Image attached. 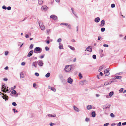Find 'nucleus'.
<instances>
[{"mask_svg":"<svg viewBox=\"0 0 126 126\" xmlns=\"http://www.w3.org/2000/svg\"><path fill=\"white\" fill-rule=\"evenodd\" d=\"M100 18L99 17H97L94 19V21L96 23H98L100 21Z\"/></svg>","mask_w":126,"mask_h":126,"instance_id":"nucleus-15","label":"nucleus"},{"mask_svg":"<svg viewBox=\"0 0 126 126\" xmlns=\"http://www.w3.org/2000/svg\"><path fill=\"white\" fill-rule=\"evenodd\" d=\"M100 75L101 76H102L103 75V74L102 72H100Z\"/></svg>","mask_w":126,"mask_h":126,"instance_id":"nucleus-60","label":"nucleus"},{"mask_svg":"<svg viewBox=\"0 0 126 126\" xmlns=\"http://www.w3.org/2000/svg\"><path fill=\"white\" fill-rule=\"evenodd\" d=\"M50 75V74L49 73H48L45 75V77L46 78H48L49 77Z\"/></svg>","mask_w":126,"mask_h":126,"instance_id":"nucleus-26","label":"nucleus"},{"mask_svg":"<svg viewBox=\"0 0 126 126\" xmlns=\"http://www.w3.org/2000/svg\"><path fill=\"white\" fill-rule=\"evenodd\" d=\"M78 76L80 79H82L83 77L81 73H79Z\"/></svg>","mask_w":126,"mask_h":126,"instance_id":"nucleus-30","label":"nucleus"},{"mask_svg":"<svg viewBox=\"0 0 126 126\" xmlns=\"http://www.w3.org/2000/svg\"><path fill=\"white\" fill-rule=\"evenodd\" d=\"M50 18H52L54 20H55L57 19V17L55 15H53L50 16Z\"/></svg>","mask_w":126,"mask_h":126,"instance_id":"nucleus-5","label":"nucleus"},{"mask_svg":"<svg viewBox=\"0 0 126 126\" xmlns=\"http://www.w3.org/2000/svg\"><path fill=\"white\" fill-rule=\"evenodd\" d=\"M123 88H121L119 90V92L120 93L122 92L123 90Z\"/></svg>","mask_w":126,"mask_h":126,"instance_id":"nucleus-43","label":"nucleus"},{"mask_svg":"<svg viewBox=\"0 0 126 126\" xmlns=\"http://www.w3.org/2000/svg\"><path fill=\"white\" fill-rule=\"evenodd\" d=\"M121 122H119L117 124V126H121Z\"/></svg>","mask_w":126,"mask_h":126,"instance_id":"nucleus-52","label":"nucleus"},{"mask_svg":"<svg viewBox=\"0 0 126 126\" xmlns=\"http://www.w3.org/2000/svg\"><path fill=\"white\" fill-rule=\"evenodd\" d=\"M59 49H63V45L61 43H59Z\"/></svg>","mask_w":126,"mask_h":126,"instance_id":"nucleus-8","label":"nucleus"},{"mask_svg":"<svg viewBox=\"0 0 126 126\" xmlns=\"http://www.w3.org/2000/svg\"><path fill=\"white\" fill-rule=\"evenodd\" d=\"M71 10H72L73 14L74 15V16L76 18H78V16L76 14V13L74 11L73 8H71Z\"/></svg>","mask_w":126,"mask_h":126,"instance_id":"nucleus-10","label":"nucleus"},{"mask_svg":"<svg viewBox=\"0 0 126 126\" xmlns=\"http://www.w3.org/2000/svg\"><path fill=\"white\" fill-rule=\"evenodd\" d=\"M115 5L114 4H112L111 5V7L112 8H113L115 7Z\"/></svg>","mask_w":126,"mask_h":126,"instance_id":"nucleus-40","label":"nucleus"},{"mask_svg":"<svg viewBox=\"0 0 126 126\" xmlns=\"http://www.w3.org/2000/svg\"><path fill=\"white\" fill-rule=\"evenodd\" d=\"M110 84H111V83L109 81V82L108 83H105L104 84V86L105 85H109Z\"/></svg>","mask_w":126,"mask_h":126,"instance_id":"nucleus-34","label":"nucleus"},{"mask_svg":"<svg viewBox=\"0 0 126 126\" xmlns=\"http://www.w3.org/2000/svg\"><path fill=\"white\" fill-rule=\"evenodd\" d=\"M109 72V69L108 68L106 69L104 71V73H105V74Z\"/></svg>","mask_w":126,"mask_h":126,"instance_id":"nucleus-27","label":"nucleus"},{"mask_svg":"<svg viewBox=\"0 0 126 126\" xmlns=\"http://www.w3.org/2000/svg\"><path fill=\"white\" fill-rule=\"evenodd\" d=\"M48 8V7L45 5L41 7V9L42 10L44 11H47Z\"/></svg>","mask_w":126,"mask_h":126,"instance_id":"nucleus-4","label":"nucleus"},{"mask_svg":"<svg viewBox=\"0 0 126 126\" xmlns=\"http://www.w3.org/2000/svg\"><path fill=\"white\" fill-rule=\"evenodd\" d=\"M103 65H102V66H101L100 67L99 69L98 70L99 72H100L102 71L103 67Z\"/></svg>","mask_w":126,"mask_h":126,"instance_id":"nucleus-31","label":"nucleus"},{"mask_svg":"<svg viewBox=\"0 0 126 126\" xmlns=\"http://www.w3.org/2000/svg\"><path fill=\"white\" fill-rule=\"evenodd\" d=\"M44 55H45L44 54H43V55L40 56V58L41 59L43 58L44 57Z\"/></svg>","mask_w":126,"mask_h":126,"instance_id":"nucleus-54","label":"nucleus"},{"mask_svg":"<svg viewBox=\"0 0 126 126\" xmlns=\"http://www.w3.org/2000/svg\"><path fill=\"white\" fill-rule=\"evenodd\" d=\"M44 64L42 60H40V66H42Z\"/></svg>","mask_w":126,"mask_h":126,"instance_id":"nucleus-29","label":"nucleus"},{"mask_svg":"<svg viewBox=\"0 0 126 126\" xmlns=\"http://www.w3.org/2000/svg\"><path fill=\"white\" fill-rule=\"evenodd\" d=\"M33 46H34L33 44H31L30 45V46L29 47V49H32L33 48Z\"/></svg>","mask_w":126,"mask_h":126,"instance_id":"nucleus-35","label":"nucleus"},{"mask_svg":"<svg viewBox=\"0 0 126 126\" xmlns=\"http://www.w3.org/2000/svg\"><path fill=\"white\" fill-rule=\"evenodd\" d=\"M2 8L3 9L6 10L7 9V7L5 5H3L2 6Z\"/></svg>","mask_w":126,"mask_h":126,"instance_id":"nucleus-48","label":"nucleus"},{"mask_svg":"<svg viewBox=\"0 0 126 126\" xmlns=\"http://www.w3.org/2000/svg\"><path fill=\"white\" fill-rule=\"evenodd\" d=\"M85 82V80H84V81H81V82H80V84H82V85H84V82Z\"/></svg>","mask_w":126,"mask_h":126,"instance_id":"nucleus-45","label":"nucleus"},{"mask_svg":"<svg viewBox=\"0 0 126 126\" xmlns=\"http://www.w3.org/2000/svg\"><path fill=\"white\" fill-rule=\"evenodd\" d=\"M20 77L22 78H23L24 77V76L23 73L22 72H21L20 74Z\"/></svg>","mask_w":126,"mask_h":126,"instance_id":"nucleus-21","label":"nucleus"},{"mask_svg":"<svg viewBox=\"0 0 126 126\" xmlns=\"http://www.w3.org/2000/svg\"><path fill=\"white\" fill-rule=\"evenodd\" d=\"M105 24V20H103L101 21V24L100 26L101 27H103L104 25Z\"/></svg>","mask_w":126,"mask_h":126,"instance_id":"nucleus-14","label":"nucleus"},{"mask_svg":"<svg viewBox=\"0 0 126 126\" xmlns=\"http://www.w3.org/2000/svg\"><path fill=\"white\" fill-rule=\"evenodd\" d=\"M47 116L49 117H55L56 116V115L55 114L53 115L52 114H48L47 115Z\"/></svg>","mask_w":126,"mask_h":126,"instance_id":"nucleus-20","label":"nucleus"},{"mask_svg":"<svg viewBox=\"0 0 126 126\" xmlns=\"http://www.w3.org/2000/svg\"><path fill=\"white\" fill-rule=\"evenodd\" d=\"M105 28L102 27L101 28V30L102 32H103L105 31Z\"/></svg>","mask_w":126,"mask_h":126,"instance_id":"nucleus-38","label":"nucleus"},{"mask_svg":"<svg viewBox=\"0 0 126 126\" xmlns=\"http://www.w3.org/2000/svg\"><path fill=\"white\" fill-rule=\"evenodd\" d=\"M68 47L72 50H75V48L74 47L70 46L68 45Z\"/></svg>","mask_w":126,"mask_h":126,"instance_id":"nucleus-22","label":"nucleus"},{"mask_svg":"<svg viewBox=\"0 0 126 126\" xmlns=\"http://www.w3.org/2000/svg\"><path fill=\"white\" fill-rule=\"evenodd\" d=\"M8 51H6L5 52V55L7 56L8 54Z\"/></svg>","mask_w":126,"mask_h":126,"instance_id":"nucleus-51","label":"nucleus"},{"mask_svg":"<svg viewBox=\"0 0 126 126\" xmlns=\"http://www.w3.org/2000/svg\"><path fill=\"white\" fill-rule=\"evenodd\" d=\"M110 116L111 117H114L115 116L114 115V114L112 113H111L110 114Z\"/></svg>","mask_w":126,"mask_h":126,"instance_id":"nucleus-42","label":"nucleus"},{"mask_svg":"<svg viewBox=\"0 0 126 126\" xmlns=\"http://www.w3.org/2000/svg\"><path fill=\"white\" fill-rule=\"evenodd\" d=\"M114 94V92L113 91H112L110 92L109 93V96L110 97H111Z\"/></svg>","mask_w":126,"mask_h":126,"instance_id":"nucleus-19","label":"nucleus"},{"mask_svg":"<svg viewBox=\"0 0 126 126\" xmlns=\"http://www.w3.org/2000/svg\"><path fill=\"white\" fill-rule=\"evenodd\" d=\"M111 106L110 104H107L106 105L104 106L103 109H107L109 108Z\"/></svg>","mask_w":126,"mask_h":126,"instance_id":"nucleus-11","label":"nucleus"},{"mask_svg":"<svg viewBox=\"0 0 126 126\" xmlns=\"http://www.w3.org/2000/svg\"><path fill=\"white\" fill-rule=\"evenodd\" d=\"M51 29H47L46 30V31L47 32V35H48L49 34V32L50 31V30Z\"/></svg>","mask_w":126,"mask_h":126,"instance_id":"nucleus-32","label":"nucleus"},{"mask_svg":"<svg viewBox=\"0 0 126 126\" xmlns=\"http://www.w3.org/2000/svg\"><path fill=\"white\" fill-rule=\"evenodd\" d=\"M86 50L87 51H88L90 52H91L92 51V50L91 48L90 47V46H89L86 48Z\"/></svg>","mask_w":126,"mask_h":126,"instance_id":"nucleus-17","label":"nucleus"},{"mask_svg":"<svg viewBox=\"0 0 126 126\" xmlns=\"http://www.w3.org/2000/svg\"><path fill=\"white\" fill-rule=\"evenodd\" d=\"M50 89L51 90L54 92H55L56 91V89L54 87H51Z\"/></svg>","mask_w":126,"mask_h":126,"instance_id":"nucleus-33","label":"nucleus"},{"mask_svg":"<svg viewBox=\"0 0 126 126\" xmlns=\"http://www.w3.org/2000/svg\"><path fill=\"white\" fill-rule=\"evenodd\" d=\"M33 86L35 88H37L36 85L35 83H34L33 84Z\"/></svg>","mask_w":126,"mask_h":126,"instance_id":"nucleus-47","label":"nucleus"},{"mask_svg":"<svg viewBox=\"0 0 126 126\" xmlns=\"http://www.w3.org/2000/svg\"><path fill=\"white\" fill-rule=\"evenodd\" d=\"M92 58L94 59H96V55L95 54L93 55L92 56Z\"/></svg>","mask_w":126,"mask_h":126,"instance_id":"nucleus-36","label":"nucleus"},{"mask_svg":"<svg viewBox=\"0 0 126 126\" xmlns=\"http://www.w3.org/2000/svg\"><path fill=\"white\" fill-rule=\"evenodd\" d=\"M73 108L74 110L77 112H79V109L77 108L76 106H73Z\"/></svg>","mask_w":126,"mask_h":126,"instance_id":"nucleus-16","label":"nucleus"},{"mask_svg":"<svg viewBox=\"0 0 126 126\" xmlns=\"http://www.w3.org/2000/svg\"><path fill=\"white\" fill-rule=\"evenodd\" d=\"M62 39L61 38H59L57 40V42H60L61 41Z\"/></svg>","mask_w":126,"mask_h":126,"instance_id":"nucleus-49","label":"nucleus"},{"mask_svg":"<svg viewBox=\"0 0 126 126\" xmlns=\"http://www.w3.org/2000/svg\"><path fill=\"white\" fill-rule=\"evenodd\" d=\"M92 107L91 105H88L87 107V108L88 110H90L92 108Z\"/></svg>","mask_w":126,"mask_h":126,"instance_id":"nucleus-24","label":"nucleus"},{"mask_svg":"<svg viewBox=\"0 0 126 126\" xmlns=\"http://www.w3.org/2000/svg\"><path fill=\"white\" fill-rule=\"evenodd\" d=\"M56 124L55 123H51L50 124V126H52L53 125H55Z\"/></svg>","mask_w":126,"mask_h":126,"instance_id":"nucleus-50","label":"nucleus"},{"mask_svg":"<svg viewBox=\"0 0 126 126\" xmlns=\"http://www.w3.org/2000/svg\"><path fill=\"white\" fill-rule=\"evenodd\" d=\"M33 53V50H31L28 53L27 56L28 57H29L31 56H32V54Z\"/></svg>","mask_w":126,"mask_h":126,"instance_id":"nucleus-9","label":"nucleus"},{"mask_svg":"<svg viewBox=\"0 0 126 126\" xmlns=\"http://www.w3.org/2000/svg\"><path fill=\"white\" fill-rule=\"evenodd\" d=\"M71 65H67L65 67L64 70L66 72H69L71 70Z\"/></svg>","mask_w":126,"mask_h":126,"instance_id":"nucleus-1","label":"nucleus"},{"mask_svg":"<svg viewBox=\"0 0 126 126\" xmlns=\"http://www.w3.org/2000/svg\"><path fill=\"white\" fill-rule=\"evenodd\" d=\"M12 105L15 106H16L17 105V104L15 102H13L12 103Z\"/></svg>","mask_w":126,"mask_h":126,"instance_id":"nucleus-41","label":"nucleus"},{"mask_svg":"<svg viewBox=\"0 0 126 126\" xmlns=\"http://www.w3.org/2000/svg\"><path fill=\"white\" fill-rule=\"evenodd\" d=\"M45 42H46V43L47 44H49L50 42V41L49 40H48L47 41V40H46L45 41Z\"/></svg>","mask_w":126,"mask_h":126,"instance_id":"nucleus-39","label":"nucleus"},{"mask_svg":"<svg viewBox=\"0 0 126 126\" xmlns=\"http://www.w3.org/2000/svg\"><path fill=\"white\" fill-rule=\"evenodd\" d=\"M122 77L121 76H115L114 77V78L115 79H121Z\"/></svg>","mask_w":126,"mask_h":126,"instance_id":"nucleus-23","label":"nucleus"},{"mask_svg":"<svg viewBox=\"0 0 126 126\" xmlns=\"http://www.w3.org/2000/svg\"><path fill=\"white\" fill-rule=\"evenodd\" d=\"M7 80H8L6 78H4L3 79V80L4 81H7Z\"/></svg>","mask_w":126,"mask_h":126,"instance_id":"nucleus-59","label":"nucleus"},{"mask_svg":"<svg viewBox=\"0 0 126 126\" xmlns=\"http://www.w3.org/2000/svg\"><path fill=\"white\" fill-rule=\"evenodd\" d=\"M92 117H94L96 116V113L95 111H93L91 113Z\"/></svg>","mask_w":126,"mask_h":126,"instance_id":"nucleus-13","label":"nucleus"},{"mask_svg":"<svg viewBox=\"0 0 126 126\" xmlns=\"http://www.w3.org/2000/svg\"><path fill=\"white\" fill-rule=\"evenodd\" d=\"M101 37L100 36H99L98 37V40H100V39H101Z\"/></svg>","mask_w":126,"mask_h":126,"instance_id":"nucleus-62","label":"nucleus"},{"mask_svg":"<svg viewBox=\"0 0 126 126\" xmlns=\"http://www.w3.org/2000/svg\"><path fill=\"white\" fill-rule=\"evenodd\" d=\"M105 74V76H108L109 75L110 73H109V72Z\"/></svg>","mask_w":126,"mask_h":126,"instance_id":"nucleus-58","label":"nucleus"},{"mask_svg":"<svg viewBox=\"0 0 126 126\" xmlns=\"http://www.w3.org/2000/svg\"><path fill=\"white\" fill-rule=\"evenodd\" d=\"M25 63L24 62H22L21 63V65H22L24 66L25 65Z\"/></svg>","mask_w":126,"mask_h":126,"instance_id":"nucleus-53","label":"nucleus"},{"mask_svg":"<svg viewBox=\"0 0 126 126\" xmlns=\"http://www.w3.org/2000/svg\"><path fill=\"white\" fill-rule=\"evenodd\" d=\"M11 93L13 94H16V91L15 90H12L11 91Z\"/></svg>","mask_w":126,"mask_h":126,"instance_id":"nucleus-28","label":"nucleus"},{"mask_svg":"<svg viewBox=\"0 0 126 126\" xmlns=\"http://www.w3.org/2000/svg\"><path fill=\"white\" fill-rule=\"evenodd\" d=\"M122 125L123 126L126 125V122H124L123 123H122Z\"/></svg>","mask_w":126,"mask_h":126,"instance_id":"nucleus-57","label":"nucleus"},{"mask_svg":"<svg viewBox=\"0 0 126 126\" xmlns=\"http://www.w3.org/2000/svg\"><path fill=\"white\" fill-rule=\"evenodd\" d=\"M8 10H10L11 9V8L10 6H8L7 8Z\"/></svg>","mask_w":126,"mask_h":126,"instance_id":"nucleus-55","label":"nucleus"},{"mask_svg":"<svg viewBox=\"0 0 126 126\" xmlns=\"http://www.w3.org/2000/svg\"><path fill=\"white\" fill-rule=\"evenodd\" d=\"M25 37L26 38H28L29 37V35L28 34H26Z\"/></svg>","mask_w":126,"mask_h":126,"instance_id":"nucleus-63","label":"nucleus"},{"mask_svg":"<svg viewBox=\"0 0 126 126\" xmlns=\"http://www.w3.org/2000/svg\"><path fill=\"white\" fill-rule=\"evenodd\" d=\"M71 41L72 42H75L76 41L74 39H73Z\"/></svg>","mask_w":126,"mask_h":126,"instance_id":"nucleus-61","label":"nucleus"},{"mask_svg":"<svg viewBox=\"0 0 126 126\" xmlns=\"http://www.w3.org/2000/svg\"><path fill=\"white\" fill-rule=\"evenodd\" d=\"M35 75L36 76H38L39 75V74L37 73H35Z\"/></svg>","mask_w":126,"mask_h":126,"instance_id":"nucleus-56","label":"nucleus"},{"mask_svg":"<svg viewBox=\"0 0 126 126\" xmlns=\"http://www.w3.org/2000/svg\"><path fill=\"white\" fill-rule=\"evenodd\" d=\"M3 95V96L2 97V98H3V99H5V100H7V98L8 97L7 96H6V95L5 94H3L2 93L1 94Z\"/></svg>","mask_w":126,"mask_h":126,"instance_id":"nucleus-7","label":"nucleus"},{"mask_svg":"<svg viewBox=\"0 0 126 126\" xmlns=\"http://www.w3.org/2000/svg\"><path fill=\"white\" fill-rule=\"evenodd\" d=\"M60 25H63L67 26L69 29H71V27L69 24L66 23H63L60 24Z\"/></svg>","mask_w":126,"mask_h":126,"instance_id":"nucleus-2","label":"nucleus"},{"mask_svg":"<svg viewBox=\"0 0 126 126\" xmlns=\"http://www.w3.org/2000/svg\"><path fill=\"white\" fill-rule=\"evenodd\" d=\"M103 46L105 47H108L109 46V45L108 44H104L103 45Z\"/></svg>","mask_w":126,"mask_h":126,"instance_id":"nucleus-44","label":"nucleus"},{"mask_svg":"<svg viewBox=\"0 0 126 126\" xmlns=\"http://www.w3.org/2000/svg\"><path fill=\"white\" fill-rule=\"evenodd\" d=\"M45 49L46 51H48L49 50V48L47 46H46L45 47Z\"/></svg>","mask_w":126,"mask_h":126,"instance_id":"nucleus-37","label":"nucleus"},{"mask_svg":"<svg viewBox=\"0 0 126 126\" xmlns=\"http://www.w3.org/2000/svg\"><path fill=\"white\" fill-rule=\"evenodd\" d=\"M8 66H6L4 68V69L5 70H8Z\"/></svg>","mask_w":126,"mask_h":126,"instance_id":"nucleus-64","label":"nucleus"},{"mask_svg":"<svg viewBox=\"0 0 126 126\" xmlns=\"http://www.w3.org/2000/svg\"><path fill=\"white\" fill-rule=\"evenodd\" d=\"M89 120V119L87 117L85 119V121L87 122H88Z\"/></svg>","mask_w":126,"mask_h":126,"instance_id":"nucleus-46","label":"nucleus"},{"mask_svg":"<svg viewBox=\"0 0 126 126\" xmlns=\"http://www.w3.org/2000/svg\"><path fill=\"white\" fill-rule=\"evenodd\" d=\"M6 89V88L4 87V85H2V91L3 92L5 93L6 92V91L5 90Z\"/></svg>","mask_w":126,"mask_h":126,"instance_id":"nucleus-12","label":"nucleus"},{"mask_svg":"<svg viewBox=\"0 0 126 126\" xmlns=\"http://www.w3.org/2000/svg\"><path fill=\"white\" fill-rule=\"evenodd\" d=\"M39 51V47H36L34 50V52L36 53H37V52Z\"/></svg>","mask_w":126,"mask_h":126,"instance_id":"nucleus-18","label":"nucleus"},{"mask_svg":"<svg viewBox=\"0 0 126 126\" xmlns=\"http://www.w3.org/2000/svg\"><path fill=\"white\" fill-rule=\"evenodd\" d=\"M32 66L35 67V68L36 67L37 63L36 62H33L32 64Z\"/></svg>","mask_w":126,"mask_h":126,"instance_id":"nucleus-25","label":"nucleus"},{"mask_svg":"<svg viewBox=\"0 0 126 126\" xmlns=\"http://www.w3.org/2000/svg\"><path fill=\"white\" fill-rule=\"evenodd\" d=\"M73 82V79L70 77L68 78L67 79V82L70 84H71Z\"/></svg>","mask_w":126,"mask_h":126,"instance_id":"nucleus-6","label":"nucleus"},{"mask_svg":"<svg viewBox=\"0 0 126 126\" xmlns=\"http://www.w3.org/2000/svg\"><path fill=\"white\" fill-rule=\"evenodd\" d=\"M40 28L42 30H44L45 28L44 26L43 25L42 23L40 21Z\"/></svg>","mask_w":126,"mask_h":126,"instance_id":"nucleus-3","label":"nucleus"}]
</instances>
